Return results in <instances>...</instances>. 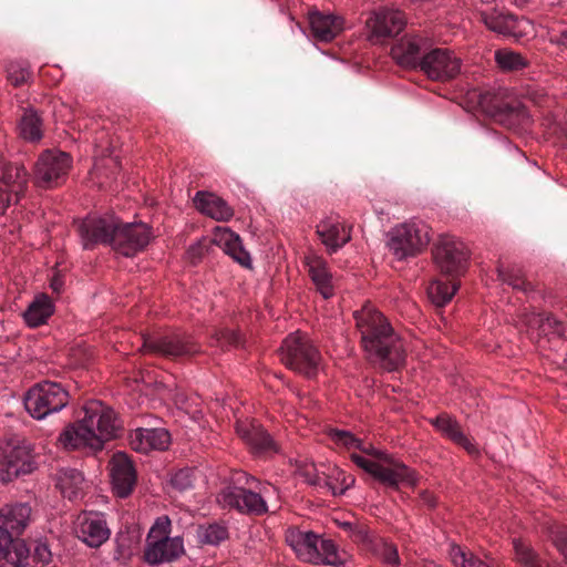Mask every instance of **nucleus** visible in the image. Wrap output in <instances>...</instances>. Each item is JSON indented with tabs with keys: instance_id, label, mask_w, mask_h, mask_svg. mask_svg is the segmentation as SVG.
<instances>
[{
	"instance_id": "14",
	"label": "nucleus",
	"mask_w": 567,
	"mask_h": 567,
	"mask_svg": "<svg viewBox=\"0 0 567 567\" xmlns=\"http://www.w3.org/2000/svg\"><path fill=\"white\" fill-rule=\"evenodd\" d=\"M35 466L33 449L29 442L13 441L1 447L0 472L3 480L12 481L20 475L30 474Z\"/></svg>"
},
{
	"instance_id": "50",
	"label": "nucleus",
	"mask_w": 567,
	"mask_h": 567,
	"mask_svg": "<svg viewBox=\"0 0 567 567\" xmlns=\"http://www.w3.org/2000/svg\"><path fill=\"white\" fill-rule=\"evenodd\" d=\"M12 203H17L16 196L7 188L0 186V216L6 213Z\"/></svg>"
},
{
	"instance_id": "49",
	"label": "nucleus",
	"mask_w": 567,
	"mask_h": 567,
	"mask_svg": "<svg viewBox=\"0 0 567 567\" xmlns=\"http://www.w3.org/2000/svg\"><path fill=\"white\" fill-rule=\"evenodd\" d=\"M540 327L544 331L548 329L558 334H561L564 330L563 322L551 313H547L540 319Z\"/></svg>"
},
{
	"instance_id": "5",
	"label": "nucleus",
	"mask_w": 567,
	"mask_h": 567,
	"mask_svg": "<svg viewBox=\"0 0 567 567\" xmlns=\"http://www.w3.org/2000/svg\"><path fill=\"white\" fill-rule=\"evenodd\" d=\"M70 399L71 395L66 384L43 380L28 390L24 396V406L33 419L42 420L64 409Z\"/></svg>"
},
{
	"instance_id": "6",
	"label": "nucleus",
	"mask_w": 567,
	"mask_h": 567,
	"mask_svg": "<svg viewBox=\"0 0 567 567\" xmlns=\"http://www.w3.org/2000/svg\"><path fill=\"white\" fill-rule=\"evenodd\" d=\"M280 359L290 370L312 379L319 371L321 354L306 334L291 333L282 342Z\"/></svg>"
},
{
	"instance_id": "22",
	"label": "nucleus",
	"mask_w": 567,
	"mask_h": 567,
	"mask_svg": "<svg viewBox=\"0 0 567 567\" xmlns=\"http://www.w3.org/2000/svg\"><path fill=\"white\" fill-rule=\"evenodd\" d=\"M184 551L183 538L178 536L172 539L146 540L144 559L150 565H159L176 560Z\"/></svg>"
},
{
	"instance_id": "10",
	"label": "nucleus",
	"mask_w": 567,
	"mask_h": 567,
	"mask_svg": "<svg viewBox=\"0 0 567 567\" xmlns=\"http://www.w3.org/2000/svg\"><path fill=\"white\" fill-rule=\"evenodd\" d=\"M212 244L220 247L243 267L249 268L251 266L250 256L243 247L240 237L227 227H216L210 239L203 238L192 245L187 250L190 262L197 264L208 251Z\"/></svg>"
},
{
	"instance_id": "53",
	"label": "nucleus",
	"mask_w": 567,
	"mask_h": 567,
	"mask_svg": "<svg viewBox=\"0 0 567 567\" xmlns=\"http://www.w3.org/2000/svg\"><path fill=\"white\" fill-rule=\"evenodd\" d=\"M337 480H340L341 484H342V487L339 491V494L344 493L346 489L350 488L354 484V482H355L353 476L346 475V474H342V478L338 477ZM333 494L334 495L338 494V492L334 488H333Z\"/></svg>"
},
{
	"instance_id": "28",
	"label": "nucleus",
	"mask_w": 567,
	"mask_h": 567,
	"mask_svg": "<svg viewBox=\"0 0 567 567\" xmlns=\"http://www.w3.org/2000/svg\"><path fill=\"white\" fill-rule=\"evenodd\" d=\"M316 233L330 255L337 252L351 239L350 228L330 219L321 221Z\"/></svg>"
},
{
	"instance_id": "20",
	"label": "nucleus",
	"mask_w": 567,
	"mask_h": 567,
	"mask_svg": "<svg viewBox=\"0 0 567 567\" xmlns=\"http://www.w3.org/2000/svg\"><path fill=\"white\" fill-rule=\"evenodd\" d=\"M236 432L257 455H267L278 452L277 444L256 420L238 421Z\"/></svg>"
},
{
	"instance_id": "59",
	"label": "nucleus",
	"mask_w": 567,
	"mask_h": 567,
	"mask_svg": "<svg viewBox=\"0 0 567 567\" xmlns=\"http://www.w3.org/2000/svg\"><path fill=\"white\" fill-rule=\"evenodd\" d=\"M546 567H550L549 564H547Z\"/></svg>"
},
{
	"instance_id": "45",
	"label": "nucleus",
	"mask_w": 567,
	"mask_h": 567,
	"mask_svg": "<svg viewBox=\"0 0 567 567\" xmlns=\"http://www.w3.org/2000/svg\"><path fill=\"white\" fill-rule=\"evenodd\" d=\"M330 439L338 445H341L348 450H358L360 441L350 432L333 429L329 432Z\"/></svg>"
},
{
	"instance_id": "56",
	"label": "nucleus",
	"mask_w": 567,
	"mask_h": 567,
	"mask_svg": "<svg viewBox=\"0 0 567 567\" xmlns=\"http://www.w3.org/2000/svg\"><path fill=\"white\" fill-rule=\"evenodd\" d=\"M563 43L567 45V31L561 33Z\"/></svg>"
},
{
	"instance_id": "23",
	"label": "nucleus",
	"mask_w": 567,
	"mask_h": 567,
	"mask_svg": "<svg viewBox=\"0 0 567 567\" xmlns=\"http://www.w3.org/2000/svg\"><path fill=\"white\" fill-rule=\"evenodd\" d=\"M113 487L120 497H127L136 484V471L125 453L117 452L111 461Z\"/></svg>"
},
{
	"instance_id": "29",
	"label": "nucleus",
	"mask_w": 567,
	"mask_h": 567,
	"mask_svg": "<svg viewBox=\"0 0 567 567\" xmlns=\"http://www.w3.org/2000/svg\"><path fill=\"white\" fill-rule=\"evenodd\" d=\"M309 24L315 39L323 42L333 40L343 29V20L333 14L312 12Z\"/></svg>"
},
{
	"instance_id": "41",
	"label": "nucleus",
	"mask_w": 567,
	"mask_h": 567,
	"mask_svg": "<svg viewBox=\"0 0 567 567\" xmlns=\"http://www.w3.org/2000/svg\"><path fill=\"white\" fill-rule=\"evenodd\" d=\"M514 549L516 559L525 567H546L548 564L543 561L530 547L520 542L514 543Z\"/></svg>"
},
{
	"instance_id": "12",
	"label": "nucleus",
	"mask_w": 567,
	"mask_h": 567,
	"mask_svg": "<svg viewBox=\"0 0 567 567\" xmlns=\"http://www.w3.org/2000/svg\"><path fill=\"white\" fill-rule=\"evenodd\" d=\"M153 238L150 225L142 221L124 223L117 217L112 249L124 257H133L143 251Z\"/></svg>"
},
{
	"instance_id": "55",
	"label": "nucleus",
	"mask_w": 567,
	"mask_h": 567,
	"mask_svg": "<svg viewBox=\"0 0 567 567\" xmlns=\"http://www.w3.org/2000/svg\"><path fill=\"white\" fill-rule=\"evenodd\" d=\"M470 567H488L487 564L485 561H483L482 559L475 557V559H472L470 561Z\"/></svg>"
},
{
	"instance_id": "25",
	"label": "nucleus",
	"mask_w": 567,
	"mask_h": 567,
	"mask_svg": "<svg viewBox=\"0 0 567 567\" xmlns=\"http://www.w3.org/2000/svg\"><path fill=\"white\" fill-rule=\"evenodd\" d=\"M426 42L419 35H406L402 38L392 48V56L399 64L411 68L420 69L421 59L426 53Z\"/></svg>"
},
{
	"instance_id": "1",
	"label": "nucleus",
	"mask_w": 567,
	"mask_h": 567,
	"mask_svg": "<svg viewBox=\"0 0 567 567\" xmlns=\"http://www.w3.org/2000/svg\"><path fill=\"white\" fill-rule=\"evenodd\" d=\"M353 317L370 360L386 371L399 370L405 362L404 344L388 319L371 305L354 311Z\"/></svg>"
},
{
	"instance_id": "35",
	"label": "nucleus",
	"mask_w": 567,
	"mask_h": 567,
	"mask_svg": "<svg viewBox=\"0 0 567 567\" xmlns=\"http://www.w3.org/2000/svg\"><path fill=\"white\" fill-rule=\"evenodd\" d=\"M56 486L64 497L76 501L83 496V474L75 468H61L56 474Z\"/></svg>"
},
{
	"instance_id": "43",
	"label": "nucleus",
	"mask_w": 567,
	"mask_h": 567,
	"mask_svg": "<svg viewBox=\"0 0 567 567\" xmlns=\"http://www.w3.org/2000/svg\"><path fill=\"white\" fill-rule=\"evenodd\" d=\"M195 472L193 468L178 470L171 478L172 486L179 492L187 491L194 486Z\"/></svg>"
},
{
	"instance_id": "44",
	"label": "nucleus",
	"mask_w": 567,
	"mask_h": 567,
	"mask_svg": "<svg viewBox=\"0 0 567 567\" xmlns=\"http://www.w3.org/2000/svg\"><path fill=\"white\" fill-rule=\"evenodd\" d=\"M172 532V523L168 516H161L156 519L155 524L152 526L146 540H155V539H172L169 536Z\"/></svg>"
},
{
	"instance_id": "37",
	"label": "nucleus",
	"mask_w": 567,
	"mask_h": 567,
	"mask_svg": "<svg viewBox=\"0 0 567 567\" xmlns=\"http://www.w3.org/2000/svg\"><path fill=\"white\" fill-rule=\"evenodd\" d=\"M42 118L37 111L25 110L20 118L19 134L29 142H38L43 136Z\"/></svg>"
},
{
	"instance_id": "39",
	"label": "nucleus",
	"mask_w": 567,
	"mask_h": 567,
	"mask_svg": "<svg viewBox=\"0 0 567 567\" xmlns=\"http://www.w3.org/2000/svg\"><path fill=\"white\" fill-rule=\"evenodd\" d=\"M498 278L508 286H512L513 289L523 291L524 293H529L535 290L534 285L525 279L520 269H504L499 267Z\"/></svg>"
},
{
	"instance_id": "40",
	"label": "nucleus",
	"mask_w": 567,
	"mask_h": 567,
	"mask_svg": "<svg viewBox=\"0 0 567 567\" xmlns=\"http://www.w3.org/2000/svg\"><path fill=\"white\" fill-rule=\"evenodd\" d=\"M200 540L208 545H219L228 538L227 527L219 523H212L200 526L198 530Z\"/></svg>"
},
{
	"instance_id": "42",
	"label": "nucleus",
	"mask_w": 567,
	"mask_h": 567,
	"mask_svg": "<svg viewBox=\"0 0 567 567\" xmlns=\"http://www.w3.org/2000/svg\"><path fill=\"white\" fill-rule=\"evenodd\" d=\"M375 555L386 565L396 567L400 565L398 548L394 544L380 540L375 545Z\"/></svg>"
},
{
	"instance_id": "48",
	"label": "nucleus",
	"mask_w": 567,
	"mask_h": 567,
	"mask_svg": "<svg viewBox=\"0 0 567 567\" xmlns=\"http://www.w3.org/2000/svg\"><path fill=\"white\" fill-rule=\"evenodd\" d=\"M450 555L452 563L456 567H470V561L475 559V556L472 553L465 551L460 546L452 547Z\"/></svg>"
},
{
	"instance_id": "21",
	"label": "nucleus",
	"mask_w": 567,
	"mask_h": 567,
	"mask_svg": "<svg viewBox=\"0 0 567 567\" xmlns=\"http://www.w3.org/2000/svg\"><path fill=\"white\" fill-rule=\"evenodd\" d=\"M75 533L79 539L94 548L104 544L111 534L104 516L99 513H84L80 515Z\"/></svg>"
},
{
	"instance_id": "9",
	"label": "nucleus",
	"mask_w": 567,
	"mask_h": 567,
	"mask_svg": "<svg viewBox=\"0 0 567 567\" xmlns=\"http://www.w3.org/2000/svg\"><path fill=\"white\" fill-rule=\"evenodd\" d=\"M142 351L173 361H185L202 352L200 344L186 332H172L144 339Z\"/></svg>"
},
{
	"instance_id": "2",
	"label": "nucleus",
	"mask_w": 567,
	"mask_h": 567,
	"mask_svg": "<svg viewBox=\"0 0 567 567\" xmlns=\"http://www.w3.org/2000/svg\"><path fill=\"white\" fill-rule=\"evenodd\" d=\"M83 416L70 424L60 435L66 449L87 447L101 451L106 441L116 436L120 429L114 411L100 401H91L83 409Z\"/></svg>"
},
{
	"instance_id": "11",
	"label": "nucleus",
	"mask_w": 567,
	"mask_h": 567,
	"mask_svg": "<svg viewBox=\"0 0 567 567\" xmlns=\"http://www.w3.org/2000/svg\"><path fill=\"white\" fill-rule=\"evenodd\" d=\"M437 269L452 278L464 275L468 264V251L460 239L452 236H441L432 250Z\"/></svg>"
},
{
	"instance_id": "8",
	"label": "nucleus",
	"mask_w": 567,
	"mask_h": 567,
	"mask_svg": "<svg viewBox=\"0 0 567 567\" xmlns=\"http://www.w3.org/2000/svg\"><path fill=\"white\" fill-rule=\"evenodd\" d=\"M388 237L386 246L398 260L417 256L431 240L430 227L423 221L399 225L389 233Z\"/></svg>"
},
{
	"instance_id": "7",
	"label": "nucleus",
	"mask_w": 567,
	"mask_h": 567,
	"mask_svg": "<svg viewBox=\"0 0 567 567\" xmlns=\"http://www.w3.org/2000/svg\"><path fill=\"white\" fill-rule=\"evenodd\" d=\"M478 105L487 116L508 128L524 124L528 118L525 106L504 89L481 92Z\"/></svg>"
},
{
	"instance_id": "31",
	"label": "nucleus",
	"mask_w": 567,
	"mask_h": 567,
	"mask_svg": "<svg viewBox=\"0 0 567 567\" xmlns=\"http://www.w3.org/2000/svg\"><path fill=\"white\" fill-rule=\"evenodd\" d=\"M432 424L449 440L466 450L470 454L477 453L471 440L463 433L460 423L449 414H440Z\"/></svg>"
},
{
	"instance_id": "3",
	"label": "nucleus",
	"mask_w": 567,
	"mask_h": 567,
	"mask_svg": "<svg viewBox=\"0 0 567 567\" xmlns=\"http://www.w3.org/2000/svg\"><path fill=\"white\" fill-rule=\"evenodd\" d=\"M358 450L371 458H367L358 453H352L350 455L351 461L381 484L392 488H398L401 483L409 485L416 484V473L385 452L375 449L371 444H365L362 441H360Z\"/></svg>"
},
{
	"instance_id": "24",
	"label": "nucleus",
	"mask_w": 567,
	"mask_h": 567,
	"mask_svg": "<svg viewBox=\"0 0 567 567\" xmlns=\"http://www.w3.org/2000/svg\"><path fill=\"white\" fill-rule=\"evenodd\" d=\"M303 262L316 290L324 299L332 297L334 293V277L327 260L317 255H309L303 258Z\"/></svg>"
},
{
	"instance_id": "54",
	"label": "nucleus",
	"mask_w": 567,
	"mask_h": 567,
	"mask_svg": "<svg viewBox=\"0 0 567 567\" xmlns=\"http://www.w3.org/2000/svg\"><path fill=\"white\" fill-rule=\"evenodd\" d=\"M555 544L557 549L565 556L567 559V538L563 535H558L555 538Z\"/></svg>"
},
{
	"instance_id": "19",
	"label": "nucleus",
	"mask_w": 567,
	"mask_h": 567,
	"mask_svg": "<svg viewBox=\"0 0 567 567\" xmlns=\"http://www.w3.org/2000/svg\"><path fill=\"white\" fill-rule=\"evenodd\" d=\"M32 520V508L28 503H14L0 509V532L10 536L12 543L19 539Z\"/></svg>"
},
{
	"instance_id": "51",
	"label": "nucleus",
	"mask_w": 567,
	"mask_h": 567,
	"mask_svg": "<svg viewBox=\"0 0 567 567\" xmlns=\"http://www.w3.org/2000/svg\"><path fill=\"white\" fill-rule=\"evenodd\" d=\"M50 555L51 554H50L48 547L43 544H39L34 548V554H33L32 560L38 559L39 561L45 563V561H48Z\"/></svg>"
},
{
	"instance_id": "32",
	"label": "nucleus",
	"mask_w": 567,
	"mask_h": 567,
	"mask_svg": "<svg viewBox=\"0 0 567 567\" xmlns=\"http://www.w3.org/2000/svg\"><path fill=\"white\" fill-rule=\"evenodd\" d=\"M478 14L480 21L493 32L512 35L517 28L518 18L509 11H501L494 8L491 11H481Z\"/></svg>"
},
{
	"instance_id": "18",
	"label": "nucleus",
	"mask_w": 567,
	"mask_h": 567,
	"mask_svg": "<svg viewBox=\"0 0 567 567\" xmlns=\"http://www.w3.org/2000/svg\"><path fill=\"white\" fill-rule=\"evenodd\" d=\"M405 23L406 19L402 11L388 8L379 9L367 20L370 40L374 43H384L396 37Z\"/></svg>"
},
{
	"instance_id": "36",
	"label": "nucleus",
	"mask_w": 567,
	"mask_h": 567,
	"mask_svg": "<svg viewBox=\"0 0 567 567\" xmlns=\"http://www.w3.org/2000/svg\"><path fill=\"white\" fill-rule=\"evenodd\" d=\"M457 278H452L449 281L440 279L433 280L427 287V295L433 305L436 307H444L450 302L458 289Z\"/></svg>"
},
{
	"instance_id": "47",
	"label": "nucleus",
	"mask_w": 567,
	"mask_h": 567,
	"mask_svg": "<svg viewBox=\"0 0 567 567\" xmlns=\"http://www.w3.org/2000/svg\"><path fill=\"white\" fill-rule=\"evenodd\" d=\"M30 76V72L25 68H21L16 64H11L8 69V81L13 86H20L25 83Z\"/></svg>"
},
{
	"instance_id": "38",
	"label": "nucleus",
	"mask_w": 567,
	"mask_h": 567,
	"mask_svg": "<svg viewBox=\"0 0 567 567\" xmlns=\"http://www.w3.org/2000/svg\"><path fill=\"white\" fill-rule=\"evenodd\" d=\"M495 61L505 72H517L529 65V61L524 55L511 49L496 50Z\"/></svg>"
},
{
	"instance_id": "17",
	"label": "nucleus",
	"mask_w": 567,
	"mask_h": 567,
	"mask_svg": "<svg viewBox=\"0 0 567 567\" xmlns=\"http://www.w3.org/2000/svg\"><path fill=\"white\" fill-rule=\"evenodd\" d=\"M116 216L87 217L78 225V233L85 249H93L96 245L112 247L116 229Z\"/></svg>"
},
{
	"instance_id": "30",
	"label": "nucleus",
	"mask_w": 567,
	"mask_h": 567,
	"mask_svg": "<svg viewBox=\"0 0 567 567\" xmlns=\"http://www.w3.org/2000/svg\"><path fill=\"white\" fill-rule=\"evenodd\" d=\"M28 184V173L19 163H2L0 165V186L16 196V202L23 195Z\"/></svg>"
},
{
	"instance_id": "16",
	"label": "nucleus",
	"mask_w": 567,
	"mask_h": 567,
	"mask_svg": "<svg viewBox=\"0 0 567 567\" xmlns=\"http://www.w3.org/2000/svg\"><path fill=\"white\" fill-rule=\"evenodd\" d=\"M420 70L433 81H450L461 72V60L447 49H432L421 59Z\"/></svg>"
},
{
	"instance_id": "34",
	"label": "nucleus",
	"mask_w": 567,
	"mask_h": 567,
	"mask_svg": "<svg viewBox=\"0 0 567 567\" xmlns=\"http://www.w3.org/2000/svg\"><path fill=\"white\" fill-rule=\"evenodd\" d=\"M53 312L54 305L52 299L48 295L41 293L35 296L30 302L23 312V318L29 327L37 328L47 323Z\"/></svg>"
},
{
	"instance_id": "46",
	"label": "nucleus",
	"mask_w": 567,
	"mask_h": 567,
	"mask_svg": "<svg viewBox=\"0 0 567 567\" xmlns=\"http://www.w3.org/2000/svg\"><path fill=\"white\" fill-rule=\"evenodd\" d=\"M216 342L221 348L238 347L241 338L234 330L223 329L216 333Z\"/></svg>"
},
{
	"instance_id": "52",
	"label": "nucleus",
	"mask_w": 567,
	"mask_h": 567,
	"mask_svg": "<svg viewBox=\"0 0 567 567\" xmlns=\"http://www.w3.org/2000/svg\"><path fill=\"white\" fill-rule=\"evenodd\" d=\"M420 499L422 504L426 505L429 508H434L437 504L436 497L427 491H423L420 494Z\"/></svg>"
},
{
	"instance_id": "26",
	"label": "nucleus",
	"mask_w": 567,
	"mask_h": 567,
	"mask_svg": "<svg viewBox=\"0 0 567 567\" xmlns=\"http://www.w3.org/2000/svg\"><path fill=\"white\" fill-rule=\"evenodd\" d=\"M169 443L171 435L165 429H137L130 439L131 447L145 454L152 450H165Z\"/></svg>"
},
{
	"instance_id": "58",
	"label": "nucleus",
	"mask_w": 567,
	"mask_h": 567,
	"mask_svg": "<svg viewBox=\"0 0 567 567\" xmlns=\"http://www.w3.org/2000/svg\"><path fill=\"white\" fill-rule=\"evenodd\" d=\"M344 526H346L347 528H351V524H350V523H346V524H344Z\"/></svg>"
},
{
	"instance_id": "27",
	"label": "nucleus",
	"mask_w": 567,
	"mask_h": 567,
	"mask_svg": "<svg viewBox=\"0 0 567 567\" xmlns=\"http://www.w3.org/2000/svg\"><path fill=\"white\" fill-rule=\"evenodd\" d=\"M195 207L202 213L218 221H227L233 215V208L214 193L199 190L194 199Z\"/></svg>"
},
{
	"instance_id": "15",
	"label": "nucleus",
	"mask_w": 567,
	"mask_h": 567,
	"mask_svg": "<svg viewBox=\"0 0 567 567\" xmlns=\"http://www.w3.org/2000/svg\"><path fill=\"white\" fill-rule=\"evenodd\" d=\"M72 165L69 154L60 151H44L34 165L35 184L51 188L63 183Z\"/></svg>"
},
{
	"instance_id": "4",
	"label": "nucleus",
	"mask_w": 567,
	"mask_h": 567,
	"mask_svg": "<svg viewBox=\"0 0 567 567\" xmlns=\"http://www.w3.org/2000/svg\"><path fill=\"white\" fill-rule=\"evenodd\" d=\"M291 547L298 558L313 565L349 567L351 555L340 549L331 539H324L312 532H299L291 539Z\"/></svg>"
},
{
	"instance_id": "57",
	"label": "nucleus",
	"mask_w": 567,
	"mask_h": 567,
	"mask_svg": "<svg viewBox=\"0 0 567 567\" xmlns=\"http://www.w3.org/2000/svg\"><path fill=\"white\" fill-rule=\"evenodd\" d=\"M51 286H52V288H53L54 290H58V289H59V286H58V282H56V281H53V282L51 284Z\"/></svg>"
},
{
	"instance_id": "13",
	"label": "nucleus",
	"mask_w": 567,
	"mask_h": 567,
	"mask_svg": "<svg viewBox=\"0 0 567 567\" xmlns=\"http://www.w3.org/2000/svg\"><path fill=\"white\" fill-rule=\"evenodd\" d=\"M249 487L237 484L228 485L218 494V502L223 507L236 509L241 514L260 516L268 512L267 503L264 497L254 492L250 487L255 482L254 477H246Z\"/></svg>"
},
{
	"instance_id": "33",
	"label": "nucleus",
	"mask_w": 567,
	"mask_h": 567,
	"mask_svg": "<svg viewBox=\"0 0 567 567\" xmlns=\"http://www.w3.org/2000/svg\"><path fill=\"white\" fill-rule=\"evenodd\" d=\"M6 560L11 567H33L29 549L24 543H12L10 536L0 532V561Z\"/></svg>"
}]
</instances>
